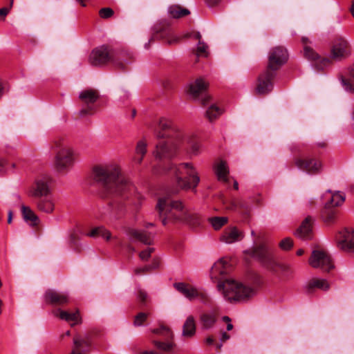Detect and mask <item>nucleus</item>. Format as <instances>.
I'll list each match as a JSON object with an SVG mask.
<instances>
[{
    "label": "nucleus",
    "instance_id": "1",
    "mask_svg": "<svg viewBox=\"0 0 354 354\" xmlns=\"http://www.w3.org/2000/svg\"><path fill=\"white\" fill-rule=\"evenodd\" d=\"M92 176L102 186L103 196L112 198L109 205L102 208L101 218L109 221L118 218L119 212L134 193V186L122 176L120 167L115 162L94 166Z\"/></svg>",
    "mask_w": 354,
    "mask_h": 354
},
{
    "label": "nucleus",
    "instance_id": "2",
    "mask_svg": "<svg viewBox=\"0 0 354 354\" xmlns=\"http://www.w3.org/2000/svg\"><path fill=\"white\" fill-rule=\"evenodd\" d=\"M156 209L163 225L176 223H186L197 226L201 223L198 214L192 213L180 201L173 200L170 196L159 198Z\"/></svg>",
    "mask_w": 354,
    "mask_h": 354
},
{
    "label": "nucleus",
    "instance_id": "3",
    "mask_svg": "<svg viewBox=\"0 0 354 354\" xmlns=\"http://www.w3.org/2000/svg\"><path fill=\"white\" fill-rule=\"evenodd\" d=\"M250 279L254 287L245 286L233 279H227L218 283V289L222 291L223 297L230 301H243L252 297L256 288L262 284L261 277L257 273L250 274Z\"/></svg>",
    "mask_w": 354,
    "mask_h": 354
},
{
    "label": "nucleus",
    "instance_id": "4",
    "mask_svg": "<svg viewBox=\"0 0 354 354\" xmlns=\"http://www.w3.org/2000/svg\"><path fill=\"white\" fill-rule=\"evenodd\" d=\"M57 149L54 165L58 171H66L74 165L77 158V153L74 148L64 139L54 140L53 146Z\"/></svg>",
    "mask_w": 354,
    "mask_h": 354
},
{
    "label": "nucleus",
    "instance_id": "5",
    "mask_svg": "<svg viewBox=\"0 0 354 354\" xmlns=\"http://www.w3.org/2000/svg\"><path fill=\"white\" fill-rule=\"evenodd\" d=\"M167 171L175 175L176 183L181 189H195L200 182L198 174L191 163L171 164Z\"/></svg>",
    "mask_w": 354,
    "mask_h": 354
},
{
    "label": "nucleus",
    "instance_id": "6",
    "mask_svg": "<svg viewBox=\"0 0 354 354\" xmlns=\"http://www.w3.org/2000/svg\"><path fill=\"white\" fill-rule=\"evenodd\" d=\"M100 97V93L97 89L88 88L82 90L79 93V100L82 106L79 111L80 116L94 115L97 111L98 106L96 102Z\"/></svg>",
    "mask_w": 354,
    "mask_h": 354
},
{
    "label": "nucleus",
    "instance_id": "7",
    "mask_svg": "<svg viewBox=\"0 0 354 354\" xmlns=\"http://www.w3.org/2000/svg\"><path fill=\"white\" fill-rule=\"evenodd\" d=\"M184 143V138L180 139L169 138L166 141H161L156 145L153 155L156 159H171L174 158Z\"/></svg>",
    "mask_w": 354,
    "mask_h": 354
},
{
    "label": "nucleus",
    "instance_id": "8",
    "mask_svg": "<svg viewBox=\"0 0 354 354\" xmlns=\"http://www.w3.org/2000/svg\"><path fill=\"white\" fill-rule=\"evenodd\" d=\"M151 332L162 336L165 339V341L158 339L152 341L153 346L160 353H170L176 347L173 332L169 328L161 326L159 328L152 329Z\"/></svg>",
    "mask_w": 354,
    "mask_h": 354
},
{
    "label": "nucleus",
    "instance_id": "9",
    "mask_svg": "<svg viewBox=\"0 0 354 354\" xmlns=\"http://www.w3.org/2000/svg\"><path fill=\"white\" fill-rule=\"evenodd\" d=\"M155 133L158 138H167V139H183L184 134L180 129L176 127L171 120L162 118L160 119L158 124L155 129Z\"/></svg>",
    "mask_w": 354,
    "mask_h": 354
},
{
    "label": "nucleus",
    "instance_id": "10",
    "mask_svg": "<svg viewBox=\"0 0 354 354\" xmlns=\"http://www.w3.org/2000/svg\"><path fill=\"white\" fill-rule=\"evenodd\" d=\"M208 86L209 83L200 77L190 83L188 92L193 98L198 99L202 105L205 106L211 100V97L206 93Z\"/></svg>",
    "mask_w": 354,
    "mask_h": 354
},
{
    "label": "nucleus",
    "instance_id": "11",
    "mask_svg": "<svg viewBox=\"0 0 354 354\" xmlns=\"http://www.w3.org/2000/svg\"><path fill=\"white\" fill-rule=\"evenodd\" d=\"M288 54L282 46H276L270 49L268 55L267 69L275 72L288 61Z\"/></svg>",
    "mask_w": 354,
    "mask_h": 354
},
{
    "label": "nucleus",
    "instance_id": "12",
    "mask_svg": "<svg viewBox=\"0 0 354 354\" xmlns=\"http://www.w3.org/2000/svg\"><path fill=\"white\" fill-rule=\"evenodd\" d=\"M113 50L109 46L102 45L94 48L88 57V62L93 66H102L109 62H112Z\"/></svg>",
    "mask_w": 354,
    "mask_h": 354
},
{
    "label": "nucleus",
    "instance_id": "13",
    "mask_svg": "<svg viewBox=\"0 0 354 354\" xmlns=\"http://www.w3.org/2000/svg\"><path fill=\"white\" fill-rule=\"evenodd\" d=\"M309 264L313 268H319L326 272H329L334 268L330 256L326 251L322 250H315L312 252Z\"/></svg>",
    "mask_w": 354,
    "mask_h": 354
},
{
    "label": "nucleus",
    "instance_id": "14",
    "mask_svg": "<svg viewBox=\"0 0 354 354\" xmlns=\"http://www.w3.org/2000/svg\"><path fill=\"white\" fill-rule=\"evenodd\" d=\"M51 179L48 176H43L37 178L28 191L30 197L39 198L48 196L51 194Z\"/></svg>",
    "mask_w": 354,
    "mask_h": 354
},
{
    "label": "nucleus",
    "instance_id": "15",
    "mask_svg": "<svg viewBox=\"0 0 354 354\" xmlns=\"http://www.w3.org/2000/svg\"><path fill=\"white\" fill-rule=\"evenodd\" d=\"M351 53V46L347 40L339 36L335 37L331 47L332 58L342 60L348 57Z\"/></svg>",
    "mask_w": 354,
    "mask_h": 354
},
{
    "label": "nucleus",
    "instance_id": "16",
    "mask_svg": "<svg viewBox=\"0 0 354 354\" xmlns=\"http://www.w3.org/2000/svg\"><path fill=\"white\" fill-rule=\"evenodd\" d=\"M295 165L299 169L310 174H317L322 171V162L316 158L310 157H296L294 158Z\"/></svg>",
    "mask_w": 354,
    "mask_h": 354
},
{
    "label": "nucleus",
    "instance_id": "17",
    "mask_svg": "<svg viewBox=\"0 0 354 354\" xmlns=\"http://www.w3.org/2000/svg\"><path fill=\"white\" fill-rule=\"evenodd\" d=\"M250 254L252 257L257 259L267 269L275 272L277 263L265 245H261L254 248L251 250Z\"/></svg>",
    "mask_w": 354,
    "mask_h": 354
},
{
    "label": "nucleus",
    "instance_id": "18",
    "mask_svg": "<svg viewBox=\"0 0 354 354\" xmlns=\"http://www.w3.org/2000/svg\"><path fill=\"white\" fill-rule=\"evenodd\" d=\"M276 75L275 72L266 68L258 77L256 92L259 95L269 93L273 88V80Z\"/></svg>",
    "mask_w": 354,
    "mask_h": 354
},
{
    "label": "nucleus",
    "instance_id": "19",
    "mask_svg": "<svg viewBox=\"0 0 354 354\" xmlns=\"http://www.w3.org/2000/svg\"><path fill=\"white\" fill-rule=\"evenodd\" d=\"M337 248L344 252H354V230L345 228L335 237Z\"/></svg>",
    "mask_w": 354,
    "mask_h": 354
},
{
    "label": "nucleus",
    "instance_id": "20",
    "mask_svg": "<svg viewBox=\"0 0 354 354\" xmlns=\"http://www.w3.org/2000/svg\"><path fill=\"white\" fill-rule=\"evenodd\" d=\"M44 299L46 303L53 306H63L69 301V297L67 293L57 292L51 289L46 291Z\"/></svg>",
    "mask_w": 354,
    "mask_h": 354
},
{
    "label": "nucleus",
    "instance_id": "21",
    "mask_svg": "<svg viewBox=\"0 0 354 354\" xmlns=\"http://www.w3.org/2000/svg\"><path fill=\"white\" fill-rule=\"evenodd\" d=\"M91 345V339L89 335L81 336L76 335L73 337V348L69 354H85Z\"/></svg>",
    "mask_w": 354,
    "mask_h": 354
},
{
    "label": "nucleus",
    "instance_id": "22",
    "mask_svg": "<svg viewBox=\"0 0 354 354\" xmlns=\"http://www.w3.org/2000/svg\"><path fill=\"white\" fill-rule=\"evenodd\" d=\"M243 232L235 226H230L225 229L219 239L227 244H231L242 240Z\"/></svg>",
    "mask_w": 354,
    "mask_h": 354
},
{
    "label": "nucleus",
    "instance_id": "23",
    "mask_svg": "<svg viewBox=\"0 0 354 354\" xmlns=\"http://www.w3.org/2000/svg\"><path fill=\"white\" fill-rule=\"evenodd\" d=\"M127 235L130 240L138 241L145 245H151L153 241V235L145 230L129 229Z\"/></svg>",
    "mask_w": 354,
    "mask_h": 354
},
{
    "label": "nucleus",
    "instance_id": "24",
    "mask_svg": "<svg viewBox=\"0 0 354 354\" xmlns=\"http://www.w3.org/2000/svg\"><path fill=\"white\" fill-rule=\"evenodd\" d=\"M132 56L125 50H113L112 52V63L115 67L124 70L127 64L131 62Z\"/></svg>",
    "mask_w": 354,
    "mask_h": 354
},
{
    "label": "nucleus",
    "instance_id": "25",
    "mask_svg": "<svg viewBox=\"0 0 354 354\" xmlns=\"http://www.w3.org/2000/svg\"><path fill=\"white\" fill-rule=\"evenodd\" d=\"M36 206L39 212L51 214L55 209V202L52 194L37 198Z\"/></svg>",
    "mask_w": 354,
    "mask_h": 354
},
{
    "label": "nucleus",
    "instance_id": "26",
    "mask_svg": "<svg viewBox=\"0 0 354 354\" xmlns=\"http://www.w3.org/2000/svg\"><path fill=\"white\" fill-rule=\"evenodd\" d=\"M313 221L314 220L311 216H307L297 230L295 235L302 239H311Z\"/></svg>",
    "mask_w": 354,
    "mask_h": 354
},
{
    "label": "nucleus",
    "instance_id": "27",
    "mask_svg": "<svg viewBox=\"0 0 354 354\" xmlns=\"http://www.w3.org/2000/svg\"><path fill=\"white\" fill-rule=\"evenodd\" d=\"M339 80L344 90L354 93V65L348 67L345 75H340Z\"/></svg>",
    "mask_w": 354,
    "mask_h": 354
},
{
    "label": "nucleus",
    "instance_id": "28",
    "mask_svg": "<svg viewBox=\"0 0 354 354\" xmlns=\"http://www.w3.org/2000/svg\"><path fill=\"white\" fill-rule=\"evenodd\" d=\"M214 169L215 174L219 181L229 183L230 180L228 175L230 171L225 161L221 160L214 165Z\"/></svg>",
    "mask_w": 354,
    "mask_h": 354
},
{
    "label": "nucleus",
    "instance_id": "29",
    "mask_svg": "<svg viewBox=\"0 0 354 354\" xmlns=\"http://www.w3.org/2000/svg\"><path fill=\"white\" fill-rule=\"evenodd\" d=\"M226 208L231 211H239L241 213H248L250 207L244 200L241 198H233L230 200L228 204L226 205Z\"/></svg>",
    "mask_w": 354,
    "mask_h": 354
},
{
    "label": "nucleus",
    "instance_id": "30",
    "mask_svg": "<svg viewBox=\"0 0 354 354\" xmlns=\"http://www.w3.org/2000/svg\"><path fill=\"white\" fill-rule=\"evenodd\" d=\"M301 43L304 46V56L310 61H317L320 56L310 46L311 41L308 37H303Z\"/></svg>",
    "mask_w": 354,
    "mask_h": 354
},
{
    "label": "nucleus",
    "instance_id": "31",
    "mask_svg": "<svg viewBox=\"0 0 354 354\" xmlns=\"http://www.w3.org/2000/svg\"><path fill=\"white\" fill-rule=\"evenodd\" d=\"M59 315L58 317L66 322H72L71 326H73L76 324H79L82 323V317L80 316V313L79 310H76L74 313H68V311L58 310Z\"/></svg>",
    "mask_w": 354,
    "mask_h": 354
},
{
    "label": "nucleus",
    "instance_id": "32",
    "mask_svg": "<svg viewBox=\"0 0 354 354\" xmlns=\"http://www.w3.org/2000/svg\"><path fill=\"white\" fill-rule=\"evenodd\" d=\"M176 289L189 299L196 298L197 289L185 283H174Z\"/></svg>",
    "mask_w": 354,
    "mask_h": 354
},
{
    "label": "nucleus",
    "instance_id": "33",
    "mask_svg": "<svg viewBox=\"0 0 354 354\" xmlns=\"http://www.w3.org/2000/svg\"><path fill=\"white\" fill-rule=\"evenodd\" d=\"M217 321V315L215 312L205 313L200 316V322L202 328L208 330L212 328Z\"/></svg>",
    "mask_w": 354,
    "mask_h": 354
},
{
    "label": "nucleus",
    "instance_id": "34",
    "mask_svg": "<svg viewBox=\"0 0 354 354\" xmlns=\"http://www.w3.org/2000/svg\"><path fill=\"white\" fill-rule=\"evenodd\" d=\"M196 322L194 317L192 315H189L187 317L183 326L182 335L185 337H192L196 334Z\"/></svg>",
    "mask_w": 354,
    "mask_h": 354
},
{
    "label": "nucleus",
    "instance_id": "35",
    "mask_svg": "<svg viewBox=\"0 0 354 354\" xmlns=\"http://www.w3.org/2000/svg\"><path fill=\"white\" fill-rule=\"evenodd\" d=\"M21 213L24 219L26 222H30V225L36 226L39 223V217L30 209V207L25 205L21 207Z\"/></svg>",
    "mask_w": 354,
    "mask_h": 354
},
{
    "label": "nucleus",
    "instance_id": "36",
    "mask_svg": "<svg viewBox=\"0 0 354 354\" xmlns=\"http://www.w3.org/2000/svg\"><path fill=\"white\" fill-rule=\"evenodd\" d=\"M168 14L171 18L179 19L189 15L190 12L188 9L179 5H171L168 8Z\"/></svg>",
    "mask_w": 354,
    "mask_h": 354
},
{
    "label": "nucleus",
    "instance_id": "37",
    "mask_svg": "<svg viewBox=\"0 0 354 354\" xmlns=\"http://www.w3.org/2000/svg\"><path fill=\"white\" fill-rule=\"evenodd\" d=\"M330 288L328 282L326 279H313L306 286V289L308 292H310L314 288H319L322 290H328Z\"/></svg>",
    "mask_w": 354,
    "mask_h": 354
},
{
    "label": "nucleus",
    "instance_id": "38",
    "mask_svg": "<svg viewBox=\"0 0 354 354\" xmlns=\"http://www.w3.org/2000/svg\"><path fill=\"white\" fill-rule=\"evenodd\" d=\"M86 236L93 238L102 236V238H104L106 241H109L111 238V233L104 226H99L93 228L89 232L86 234Z\"/></svg>",
    "mask_w": 354,
    "mask_h": 354
},
{
    "label": "nucleus",
    "instance_id": "39",
    "mask_svg": "<svg viewBox=\"0 0 354 354\" xmlns=\"http://www.w3.org/2000/svg\"><path fill=\"white\" fill-rule=\"evenodd\" d=\"M336 211L331 209L329 203H326L324 209L322 212V218L324 222L328 225L333 223L335 221Z\"/></svg>",
    "mask_w": 354,
    "mask_h": 354
},
{
    "label": "nucleus",
    "instance_id": "40",
    "mask_svg": "<svg viewBox=\"0 0 354 354\" xmlns=\"http://www.w3.org/2000/svg\"><path fill=\"white\" fill-rule=\"evenodd\" d=\"M222 109H221L216 104H212L207 109L205 115L209 122H212L217 119L222 114Z\"/></svg>",
    "mask_w": 354,
    "mask_h": 354
},
{
    "label": "nucleus",
    "instance_id": "41",
    "mask_svg": "<svg viewBox=\"0 0 354 354\" xmlns=\"http://www.w3.org/2000/svg\"><path fill=\"white\" fill-rule=\"evenodd\" d=\"M228 266L227 260L222 258L214 265L212 270L213 272H218L221 275H223L227 274Z\"/></svg>",
    "mask_w": 354,
    "mask_h": 354
},
{
    "label": "nucleus",
    "instance_id": "42",
    "mask_svg": "<svg viewBox=\"0 0 354 354\" xmlns=\"http://www.w3.org/2000/svg\"><path fill=\"white\" fill-rule=\"evenodd\" d=\"M208 221L215 230H218L227 223L228 218L225 216H214L209 218Z\"/></svg>",
    "mask_w": 354,
    "mask_h": 354
},
{
    "label": "nucleus",
    "instance_id": "43",
    "mask_svg": "<svg viewBox=\"0 0 354 354\" xmlns=\"http://www.w3.org/2000/svg\"><path fill=\"white\" fill-rule=\"evenodd\" d=\"M136 152L137 156H140V157L136 158V161L140 164L142 161V159L147 152V144L144 140H140L137 143Z\"/></svg>",
    "mask_w": 354,
    "mask_h": 354
},
{
    "label": "nucleus",
    "instance_id": "44",
    "mask_svg": "<svg viewBox=\"0 0 354 354\" xmlns=\"http://www.w3.org/2000/svg\"><path fill=\"white\" fill-rule=\"evenodd\" d=\"M344 194L340 193L339 192H337L333 194L330 201H328L327 203H329L330 207L339 206L344 202Z\"/></svg>",
    "mask_w": 354,
    "mask_h": 354
},
{
    "label": "nucleus",
    "instance_id": "45",
    "mask_svg": "<svg viewBox=\"0 0 354 354\" xmlns=\"http://www.w3.org/2000/svg\"><path fill=\"white\" fill-rule=\"evenodd\" d=\"M196 55L197 57H207L209 55L208 46L203 41L198 43Z\"/></svg>",
    "mask_w": 354,
    "mask_h": 354
},
{
    "label": "nucleus",
    "instance_id": "46",
    "mask_svg": "<svg viewBox=\"0 0 354 354\" xmlns=\"http://www.w3.org/2000/svg\"><path fill=\"white\" fill-rule=\"evenodd\" d=\"M158 267V262L154 261L152 265L145 266L142 268H137L134 270V273L136 275H140L142 274H145L151 272L153 269H156Z\"/></svg>",
    "mask_w": 354,
    "mask_h": 354
},
{
    "label": "nucleus",
    "instance_id": "47",
    "mask_svg": "<svg viewBox=\"0 0 354 354\" xmlns=\"http://www.w3.org/2000/svg\"><path fill=\"white\" fill-rule=\"evenodd\" d=\"M149 316L148 313H139L134 318L133 325L135 326H140L143 324V323L147 320Z\"/></svg>",
    "mask_w": 354,
    "mask_h": 354
},
{
    "label": "nucleus",
    "instance_id": "48",
    "mask_svg": "<svg viewBox=\"0 0 354 354\" xmlns=\"http://www.w3.org/2000/svg\"><path fill=\"white\" fill-rule=\"evenodd\" d=\"M114 11L111 8H103L99 10V15L102 19H109L113 17Z\"/></svg>",
    "mask_w": 354,
    "mask_h": 354
},
{
    "label": "nucleus",
    "instance_id": "49",
    "mask_svg": "<svg viewBox=\"0 0 354 354\" xmlns=\"http://www.w3.org/2000/svg\"><path fill=\"white\" fill-rule=\"evenodd\" d=\"M137 299L141 305L145 306L148 299L147 292L141 288L138 289Z\"/></svg>",
    "mask_w": 354,
    "mask_h": 354
},
{
    "label": "nucleus",
    "instance_id": "50",
    "mask_svg": "<svg viewBox=\"0 0 354 354\" xmlns=\"http://www.w3.org/2000/svg\"><path fill=\"white\" fill-rule=\"evenodd\" d=\"M293 245L292 240L290 238H285L279 243V247L283 250H290Z\"/></svg>",
    "mask_w": 354,
    "mask_h": 354
},
{
    "label": "nucleus",
    "instance_id": "51",
    "mask_svg": "<svg viewBox=\"0 0 354 354\" xmlns=\"http://www.w3.org/2000/svg\"><path fill=\"white\" fill-rule=\"evenodd\" d=\"M154 251L153 248H148L147 250L142 251L139 257L143 261H147L150 257L151 253Z\"/></svg>",
    "mask_w": 354,
    "mask_h": 354
},
{
    "label": "nucleus",
    "instance_id": "52",
    "mask_svg": "<svg viewBox=\"0 0 354 354\" xmlns=\"http://www.w3.org/2000/svg\"><path fill=\"white\" fill-rule=\"evenodd\" d=\"M188 142L190 145L191 153L194 155H197L200 152V144L197 142H192L189 141V140H188Z\"/></svg>",
    "mask_w": 354,
    "mask_h": 354
},
{
    "label": "nucleus",
    "instance_id": "53",
    "mask_svg": "<svg viewBox=\"0 0 354 354\" xmlns=\"http://www.w3.org/2000/svg\"><path fill=\"white\" fill-rule=\"evenodd\" d=\"M196 297L199 298V299L205 304H207L208 303L210 302V299L206 292H200L197 290Z\"/></svg>",
    "mask_w": 354,
    "mask_h": 354
},
{
    "label": "nucleus",
    "instance_id": "54",
    "mask_svg": "<svg viewBox=\"0 0 354 354\" xmlns=\"http://www.w3.org/2000/svg\"><path fill=\"white\" fill-rule=\"evenodd\" d=\"M11 8H10V6H9V7H4L2 8H0V19L1 20L5 19L6 17L8 15V14L9 13Z\"/></svg>",
    "mask_w": 354,
    "mask_h": 354
},
{
    "label": "nucleus",
    "instance_id": "55",
    "mask_svg": "<svg viewBox=\"0 0 354 354\" xmlns=\"http://www.w3.org/2000/svg\"><path fill=\"white\" fill-rule=\"evenodd\" d=\"M134 197L136 198L138 201L137 202L131 201V202H129L128 203L129 204H133V205H134L136 206L140 205V203H141V201L142 199V196L140 194H135Z\"/></svg>",
    "mask_w": 354,
    "mask_h": 354
},
{
    "label": "nucleus",
    "instance_id": "56",
    "mask_svg": "<svg viewBox=\"0 0 354 354\" xmlns=\"http://www.w3.org/2000/svg\"><path fill=\"white\" fill-rule=\"evenodd\" d=\"M209 7H214L218 5L222 0H205Z\"/></svg>",
    "mask_w": 354,
    "mask_h": 354
},
{
    "label": "nucleus",
    "instance_id": "57",
    "mask_svg": "<svg viewBox=\"0 0 354 354\" xmlns=\"http://www.w3.org/2000/svg\"><path fill=\"white\" fill-rule=\"evenodd\" d=\"M189 37H192L195 39H197V40H198V41H202L201 40L202 36L199 32H194L191 33L189 35Z\"/></svg>",
    "mask_w": 354,
    "mask_h": 354
},
{
    "label": "nucleus",
    "instance_id": "58",
    "mask_svg": "<svg viewBox=\"0 0 354 354\" xmlns=\"http://www.w3.org/2000/svg\"><path fill=\"white\" fill-rule=\"evenodd\" d=\"M278 266L280 268V269H281L283 272H289V271L290 270V268L289 266H288V265H279V264L277 263V266H276V268H277ZM276 270H277V269L275 270V271H276Z\"/></svg>",
    "mask_w": 354,
    "mask_h": 354
},
{
    "label": "nucleus",
    "instance_id": "59",
    "mask_svg": "<svg viewBox=\"0 0 354 354\" xmlns=\"http://www.w3.org/2000/svg\"><path fill=\"white\" fill-rule=\"evenodd\" d=\"M229 339H230V335L228 334H227V333H225V332L222 333L221 338V342H225Z\"/></svg>",
    "mask_w": 354,
    "mask_h": 354
},
{
    "label": "nucleus",
    "instance_id": "60",
    "mask_svg": "<svg viewBox=\"0 0 354 354\" xmlns=\"http://www.w3.org/2000/svg\"><path fill=\"white\" fill-rule=\"evenodd\" d=\"M214 340L213 337L211 336L207 337L205 339L206 344H209V345L212 344L214 343Z\"/></svg>",
    "mask_w": 354,
    "mask_h": 354
},
{
    "label": "nucleus",
    "instance_id": "61",
    "mask_svg": "<svg viewBox=\"0 0 354 354\" xmlns=\"http://www.w3.org/2000/svg\"><path fill=\"white\" fill-rule=\"evenodd\" d=\"M140 354H160V353L156 351H143V352H141Z\"/></svg>",
    "mask_w": 354,
    "mask_h": 354
},
{
    "label": "nucleus",
    "instance_id": "62",
    "mask_svg": "<svg viewBox=\"0 0 354 354\" xmlns=\"http://www.w3.org/2000/svg\"><path fill=\"white\" fill-rule=\"evenodd\" d=\"M6 165V160L0 158V167H3Z\"/></svg>",
    "mask_w": 354,
    "mask_h": 354
},
{
    "label": "nucleus",
    "instance_id": "63",
    "mask_svg": "<svg viewBox=\"0 0 354 354\" xmlns=\"http://www.w3.org/2000/svg\"><path fill=\"white\" fill-rule=\"evenodd\" d=\"M223 320L227 324L231 322V319L228 316H224L223 317Z\"/></svg>",
    "mask_w": 354,
    "mask_h": 354
},
{
    "label": "nucleus",
    "instance_id": "64",
    "mask_svg": "<svg viewBox=\"0 0 354 354\" xmlns=\"http://www.w3.org/2000/svg\"><path fill=\"white\" fill-rule=\"evenodd\" d=\"M351 12L353 17H354V1L352 2V5L351 7Z\"/></svg>",
    "mask_w": 354,
    "mask_h": 354
}]
</instances>
